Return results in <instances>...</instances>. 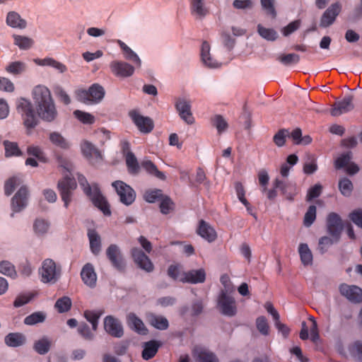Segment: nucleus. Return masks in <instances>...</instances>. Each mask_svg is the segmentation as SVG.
I'll return each instance as SVG.
<instances>
[{"mask_svg":"<svg viewBox=\"0 0 362 362\" xmlns=\"http://www.w3.org/2000/svg\"><path fill=\"white\" fill-rule=\"evenodd\" d=\"M32 96L38 117L47 122H54L58 116V111L49 88L42 85L36 86L32 91Z\"/></svg>","mask_w":362,"mask_h":362,"instance_id":"1","label":"nucleus"},{"mask_svg":"<svg viewBox=\"0 0 362 362\" xmlns=\"http://www.w3.org/2000/svg\"><path fill=\"white\" fill-rule=\"evenodd\" d=\"M57 160L59 166L69 173V175H65L62 179L59 180L57 184V188L64 203V206L68 208L71 201L72 191L77 187L76 182L71 174L73 165L69 160L62 156L57 155Z\"/></svg>","mask_w":362,"mask_h":362,"instance_id":"2","label":"nucleus"},{"mask_svg":"<svg viewBox=\"0 0 362 362\" xmlns=\"http://www.w3.org/2000/svg\"><path fill=\"white\" fill-rule=\"evenodd\" d=\"M78 181L83 192L90 198L94 206L99 209L104 215L110 216V204L101 193L98 185L93 184L90 186L86 177L83 175H78Z\"/></svg>","mask_w":362,"mask_h":362,"instance_id":"3","label":"nucleus"},{"mask_svg":"<svg viewBox=\"0 0 362 362\" xmlns=\"http://www.w3.org/2000/svg\"><path fill=\"white\" fill-rule=\"evenodd\" d=\"M16 110L21 116L27 134H30L38 124V119L31 102L24 98H19L16 102Z\"/></svg>","mask_w":362,"mask_h":362,"instance_id":"4","label":"nucleus"},{"mask_svg":"<svg viewBox=\"0 0 362 362\" xmlns=\"http://www.w3.org/2000/svg\"><path fill=\"white\" fill-rule=\"evenodd\" d=\"M41 281L45 284H54L58 281L62 275V267L49 258L45 259L39 269Z\"/></svg>","mask_w":362,"mask_h":362,"instance_id":"5","label":"nucleus"},{"mask_svg":"<svg viewBox=\"0 0 362 362\" xmlns=\"http://www.w3.org/2000/svg\"><path fill=\"white\" fill-rule=\"evenodd\" d=\"M105 89L98 83H93L88 90L78 89L75 92L76 99L85 104L100 103L105 96Z\"/></svg>","mask_w":362,"mask_h":362,"instance_id":"6","label":"nucleus"},{"mask_svg":"<svg viewBox=\"0 0 362 362\" xmlns=\"http://www.w3.org/2000/svg\"><path fill=\"white\" fill-rule=\"evenodd\" d=\"M112 187L119 197V201L126 206L131 205L136 199L134 189L121 180H116L112 183Z\"/></svg>","mask_w":362,"mask_h":362,"instance_id":"7","label":"nucleus"},{"mask_svg":"<svg viewBox=\"0 0 362 362\" xmlns=\"http://www.w3.org/2000/svg\"><path fill=\"white\" fill-rule=\"evenodd\" d=\"M232 294L220 293L217 300V307L220 312L228 317H233L237 313L235 300Z\"/></svg>","mask_w":362,"mask_h":362,"instance_id":"8","label":"nucleus"},{"mask_svg":"<svg viewBox=\"0 0 362 362\" xmlns=\"http://www.w3.org/2000/svg\"><path fill=\"white\" fill-rule=\"evenodd\" d=\"M106 256L115 269L120 272L125 271L126 262L117 245L112 244L107 248Z\"/></svg>","mask_w":362,"mask_h":362,"instance_id":"9","label":"nucleus"},{"mask_svg":"<svg viewBox=\"0 0 362 362\" xmlns=\"http://www.w3.org/2000/svg\"><path fill=\"white\" fill-rule=\"evenodd\" d=\"M327 232L330 236H334L341 239V233L344 230V223L340 216L331 212L327 215L326 220Z\"/></svg>","mask_w":362,"mask_h":362,"instance_id":"10","label":"nucleus"},{"mask_svg":"<svg viewBox=\"0 0 362 362\" xmlns=\"http://www.w3.org/2000/svg\"><path fill=\"white\" fill-rule=\"evenodd\" d=\"M129 115L141 132L148 134L153 130L154 124L150 117H144L136 110L130 111Z\"/></svg>","mask_w":362,"mask_h":362,"instance_id":"11","label":"nucleus"},{"mask_svg":"<svg viewBox=\"0 0 362 362\" xmlns=\"http://www.w3.org/2000/svg\"><path fill=\"white\" fill-rule=\"evenodd\" d=\"M354 95H346L344 98L334 103L330 113L334 117L339 116L342 114L351 112L354 109Z\"/></svg>","mask_w":362,"mask_h":362,"instance_id":"12","label":"nucleus"},{"mask_svg":"<svg viewBox=\"0 0 362 362\" xmlns=\"http://www.w3.org/2000/svg\"><path fill=\"white\" fill-rule=\"evenodd\" d=\"M104 329L110 336L121 338L124 335V329L121 322L112 315H107L104 319Z\"/></svg>","mask_w":362,"mask_h":362,"instance_id":"13","label":"nucleus"},{"mask_svg":"<svg viewBox=\"0 0 362 362\" xmlns=\"http://www.w3.org/2000/svg\"><path fill=\"white\" fill-rule=\"evenodd\" d=\"M131 254L134 262L139 268L147 272H153L154 266L152 262L141 250L134 247L132 249Z\"/></svg>","mask_w":362,"mask_h":362,"instance_id":"14","label":"nucleus"},{"mask_svg":"<svg viewBox=\"0 0 362 362\" xmlns=\"http://www.w3.org/2000/svg\"><path fill=\"white\" fill-rule=\"evenodd\" d=\"M83 155L92 163H99L103 160L101 152L90 142L83 141L81 144Z\"/></svg>","mask_w":362,"mask_h":362,"instance_id":"15","label":"nucleus"},{"mask_svg":"<svg viewBox=\"0 0 362 362\" xmlns=\"http://www.w3.org/2000/svg\"><path fill=\"white\" fill-rule=\"evenodd\" d=\"M341 10V6L339 3H334L329 6L323 13L320 25L322 28H327L330 26L336 20Z\"/></svg>","mask_w":362,"mask_h":362,"instance_id":"16","label":"nucleus"},{"mask_svg":"<svg viewBox=\"0 0 362 362\" xmlns=\"http://www.w3.org/2000/svg\"><path fill=\"white\" fill-rule=\"evenodd\" d=\"M110 68L112 73L117 77H129L134 72V67L132 65L122 61H112Z\"/></svg>","mask_w":362,"mask_h":362,"instance_id":"17","label":"nucleus"},{"mask_svg":"<svg viewBox=\"0 0 362 362\" xmlns=\"http://www.w3.org/2000/svg\"><path fill=\"white\" fill-rule=\"evenodd\" d=\"M28 189L26 186H22L11 199V207L13 212H20L28 204Z\"/></svg>","mask_w":362,"mask_h":362,"instance_id":"18","label":"nucleus"},{"mask_svg":"<svg viewBox=\"0 0 362 362\" xmlns=\"http://www.w3.org/2000/svg\"><path fill=\"white\" fill-rule=\"evenodd\" d=\"M192 354L197 362H219L215 354L201 346H195Z\"/></svg>","mask_w":362,"mask_h":362,"instance_id":"19","label":"nucleus"},{"mask_svg":"<svg viewBox=\"0 0 362 362\" xmlns=\"http://www.w3.org/2000/svg\"><path fill=\"white\" fill-rule=\"evenodd\" d=\"M340 293L353 303L362 302V289L356 286L341 284L339 286Z\"/></svg>","mask_w":362,"mask_h":362,"instance_id":"20","label":"nucleus"},{"mask_svg":"<svg viewBox=\"0 0 362 362\" xmlns=\"http://www.w3.org/2000/svg\"><path fill=\"white\" fill-rule=\"evenodd\" d=\"M206 272L204 269L189 270L182 272L180 281L182 283L199 284L205 281Z\"/></svg>","mask_w":362,"mask_h":362,"instance_id":"21","label":"nucleus"},{"mask_svg":"<svg viewBox=\"0 0 362 362\" xmlns=\"http://www.w3.org/2000/svg\"><path fill=\"white\" fill-rule=\"evenodd\" d=\"M197 233L209 243L214 242L217 238V233L214 227L204 220H200Z\"/></svg>","mask_w":362,"mask_h":362,"instance_id":"22","label":"nucleus"},{"mask_svg":"<svg viewBox=\"0 0 362 362\" xmlns=\"http://www.w3.org/2000/svg\"><path fill=\"white\" fill-rule=\"evenodd\" d=\"M275 188H279L286 199L292 201L297 194L296 184L284 182L276 178L274 182Z\"/></svg>","mask_w":362,"mask_h":362,"instance_id":"23","label":"nucleus"},{"mask_svg":"<svg viewBox=\"0 0 362 362\" xmlns=\"http://www.w3.org/2000/svg\"><path fill=\"white\" fill-rule=\"evenodd\" d=\"M81 277L83 282L90 288L96 285L97 275L92 264L86 263L81 272Z\"/></svg>","mask_w":362,"mask_h":362,"instance_id":"24","label":"nucleus"},{"mask_svg":"<svg viewBox=\"0 0 362 362\" xmlns=\"http://www.w3.org/2000/svg\"><path fill=\"white\" fill-rule=\"evenodd\" d=\"M6 23L12 28L23 30L27 27V21L16 11H9L7 13Z\"/></svg>","mask_w":362,"mask_h":362,"instance_id":"25","label":"nucleus"},{"mask_svg":"<svg viewBox=\"0 0 362 362\" xmlns=\"http://www.w3.org/2000/svg\"><path fill=\"white\" fill-rule=\"evenodd\" d=\"M127 320L129 327L136 332L143 335L148 333V329L144 322L136 315V314L130 313L127 315Z\"/></svg>","mask_w":362,"mask_h":362,"instance_id":"26","label":"nucleus"},{"mask_svg":"<svg viewBox=\"0 0 362 362\" xmlns=\"http://www.w3.org/2000/svg\"><path fill=\"white\" fill-rule=\"evenodd\" d=\"M146 320L150 325L160 330H165L169 327L168 320L162 315L149 313L146 316Z\"/></svg>","mask_w":362,"mask_h":362,"instance_id":"27","label":"nucleus"},{"mask_svg":"<svg viewBox=\"0 0 362 362\" xmlns=\"http://www.w3.org/2000/svg\"><path fill=\"white\" fill-rule=\"evenodd\" d=\"M117 43L121 48L124 58L135 63L136 66L140 67L141 62L139 56L122 40H117Z\"/></svg>","mask_w":362,"mask_h":362,"instance_id":"28","label":"nucleus"},{"mask_svg":"<svg viewBox=\"0 0 362 362\" xmlns=\"http://www.w3.org/2000/svg\"><path fill=\"white\" fill-rule=\"evenodd\" d=\"M26 339L24 334L20 332L8 334L4 338L5 344L10 347H18L25 343Z\"/></svg>","mask_w":362,"mask_h":362,"instance_id":"29","label":"nucleus"},{"mask_svg":"<svg viewBox=\"0 0 362 362\" xmlns=\"http://www.w3.org/2000/svg\"><path fill=\"white\" fill-rule=\"evenodd\" d=\"M340 239L334 236L324 235L319 239L317 250L321 254L326 253L330 247L339 243Z\"/></svg>","mask_w":362,"mask_h":362,"instance_id":"30","label":"nucleus"},{"mask_svg":"<svg viewBox=\"0 0 362 362\" xmlns=\"http://www.w3.org/2000/svg\"><path fill=\"white\" fill-rule=\"evenodd\" d=\"M88 237L91 252L95 255H98L101 250V240L100 235L95 230L89 229L88 230Z\"/></svg>","mask_w":362,"mask_h":362,"instance_id":"31","label":"nucleus"},{"mask_svg":"<svg viewBox=\"0 0 362 362\" xmlns=\"http://www.w3.org/2000/svg\"><path fill=\"white\" fill-rule=\"evenodd\" d=\"M190 10L192 15L203 18L209 13L204 0H189Z\"/></svg>","mask_w":362,"mask_h":362,"instance_id":"32","label":"nucleus"},{"mask_svg":"<svg viewBox=\"0 0 362 362\" xmlns=\"http://www.w3.org/2000/svg\"><path fill=\"white\" fill-rule=\"evenodd\" d=\"M35 62L40 66H52L59 73H64L67 71V67L65 64L54 59L53 58L47 57L42 59H35Z\"/></svg>","mask_w":362,"mask_h":362,"instance_id":"33","label":"nucleus"},{"mask_svg":"<svg viewBox=\"0 0 362 362\" xmlns=\"http://www.w3.org/2000/svg\"><path fill=\"white\" fill-rule=\"evenodd\" d=\"M141 167L151 175L156 177L160 180H165L166 176L165 174L160 171L157 166L149 160H143L141 163Z\"/></svg>","mask_w":362,"mask_h":362,"instance_id":"34","label":"nucleus"},{"mask_svg":"<svg viewBox=\"0 0 362 362\" xmlns=\"http://www.w3.org/2000/svg\"><path fill=\"white\" fill-rule=\"evenodd\" d=\"M210 45L206 41H204L202 45L201 57L203 62L209 67L216 68L218 66V62L210 57Z\"/></svg>","mask_w":362,"mask_h":362,"instance_id":"35","label":"nucleus"},{"mask_svg":"<svg viewBox=\"0 0 362 362\" xmlns=\"http://www.w3.org/2000/svg\"><path fill=\"white\" fill-rule=\"evenodd\" d=\"M160 344L154 340L145 343L142 357L145 360L152 358L158 352Z\"/></svg>","mask_w":362,"mask_h":362,"instance_id":"36","label":"nucleus"},{"mask_svg":"<svg viewBox=\"0 0 362 362\" xmlns=\"http://www.w3.org/2000/svg\"><path fill=\"white\" fill-rule=\"evenodd\" d=\"M5 149V156L6 158L12 156H21L22 151L16 142L5 140L3 143Z\"/></svg>","mask_w":362,"mask_h":362,"instance_id":"37","label":"nucleus"},{"mask_svg":"<svg viewBox=\"0 0 362 362\" xmlns=\"http://www.w3.org/2000/svg\"><path fill=\"white\" fill-rule=\"evenodd\" d=\"M49 139L52 144L62 149H68L70 146L69 141L59 132H51Z\"/></svg>","mask_w":362,"mask_h":362,"instance_id":"38","label":"nucleus"},{"mask_svg":"<svg viewBox=\"0 0 362 362\" xmlns=\"http://www.w3.org/2000/svg\"><path fill=\"white\" fill-rule=\"evenodd\" d=\"M298 252L303 265L307 266L313 263V254L306 243L299 245Z\"/></svg>","mask_w":362,"mask_h":362,"instance_id":"39","label":"nucleus"},{"mask_svg":"<svg viewBox=\"0 0 362 362\" xmlns=\"http://www.w3.org/2000/svg\"><path fill=\"white\" fill-rule=\"evenodd\" d=\"M13 43L15 45L18 46L21 49H28L34 44V40L28 37L20 35H13Z\"/></svg>","mask_w":362,"mask_h":362,"instance_id":"40","label":"nucleus"},{"mask_svg":"<svg viewBox=\"0 0 362 362\" xmlns=\"http://www.w3.org/2000/svg\"><path fill=\"white\" fill-rule=\"evenodd\" d=\"M7 73L13 75H21L26 70V64L20 61H16L9 63L5 68Z\"/></svg>","mask_w":362,"mask_h":362,"instance_id":"41","label":"nucleus"},{"mask_svg":"<svg viewBox=\"0 0 362 362\" xmlns=\"http://www.w3.org/2000/svg\"><path fill=\"white\" fill-rule=\"evenodd\" d=\"M128 172L132 175H136L139 172V164L133 153H129L124 156Z\"/></svg>","mask_w":362,"mask_h":362,"instance_id":"42","label":"nucleus"},{"mask_svg":"<svg viewBox=\"0 0 362 362\" xmlns=\"http://www.w3.org/2000/svg\"><path fill=\"white\" fill-rule=\"evenodd\" d=\"M257 33L262 38L268 41H274L278 37V33L274 29L265 28L261 24L257 25Z\"/></svg>","mask_w":362,"mask_h":362,"instance_id":"43","label":"nucleus"},{"mask_svg":"<svg viewBox=\"0 0 362 362\" xmlns=\"http://www.w3.org/2000/svg\"><path fill=\"white\" fill-rule=\"evenodd\" d=\"M339 189L344 197H350L354 189L352 182L347 177H342L339 180Z\"/></svg>","mask_w":362,"mask_h":362,"instance_id":"44","label":"nucleus"},{"mask_svg":"<svg viewBox=\"0 0 362 362\" xmlns=\"http://www.w3.org/2000/svg\"><path fill=\"white\" fill-rule=\"evenodd\" d=\"M51 341L46 337L36 341L34 344L33 348L35 351L40 354H46L50 349Z\"/></svg>","mask_w":362,"mask_h":362,"instance_id":"45","label":"nucleus"},{"mask_svg":"<svg viewBox=\"0 0 362 362\" xmlns=\"http://www.w3.org/2000/svg\"><path fill=\"white\" fill-rule=\"evenodd\" d=\"M71 300L68 296H63L59 298L54 304L55 309L59 313L68 312L71 308Z\"/></svg>","mask_w":362,"mask_h":362,"instance_id":"46","label":"nucleus"},{"mask_svg":"<svg viewBox=\"0 0 362 362\" xmlns=\"http://www.w3.org/2000/svg\"><path fill=\"white\" fill-rule=\"evenodd\" d=\"M0 273L12 279H15L17 276L15 266L6 260L0 262Z\"/></svg>","mask_w":362,"mask_h":362,"instance_id":"47","label":"nucleus"},{"mask_svg":"<svg viewBox=\"0 0 362 362\" xmlns=\"http://www.w3.org/2000/svg\"><path fill=\"white\" fill-rule=\"evenodd\" d=\"M46 315L41 311L35 312L25 317L23 322L27 325H34L37 323L43 322L45 320Z\"/></svg>","mask_w":362,"mask_h":362,"instance_id":"48","label":"nucleus"},{"mask_svg":"<svg viewBox=\"0 0 362 362\" xmlns=\"http://www.w3.org/2000/svg\"><path fill=\"white\" fill-rule=\"evenodd\" d=\"M103 313V310L93 311V310H86L84 312L85 318L92 325L93 330H96L98 325V320Z\"/></svg>","mask_w":362,"mask_h":362,"instance_id":"49","label":"nucleus"},{"mask_svg":"<svg viewBox=\"0 0 362 362\" xmlns=\"http://www.w3.org/2000/svg\"><path fill=\"white\" fill-rule=\"evenodd\" d=\"M23 182L19 177H10L4 185V192L6 196H10L15 190L16 187L19 186Z\"/></svg>","mask_w":362,"mask_h":362,"instance_id":"50","label":"nucleus"},{"mask_svg":"<svg viewBox=\"0 0 362 362\" xmlns=\"http://www.w3.org/2000/svg\"><path fill=\"white\" fill-rule=\"evenodd\" d=\"M352 159V153L347 151L342 153L334 161V166L336 169L345 168L351 162Z\"/></svg>","mask_w":362,"mask_h":362,"instance_id":"51","label":"nucleus"},{"mask_svg":"<svg viewBox=\"0 0 362 362\" xmlns=\"http://www.w3.org/2000/svg\"><path fill=\"white\" fill-rule=\"evenodd\" d=\"M27 153L29 156L35 157L40 162L46 163L47 161V158L44 152L38 146L31 145L28 146Z\"/></svg>","mask_w":362,"mask_h":362,"instance_id":"52","label":"nucleus"},{"mask_svg":"<svg viewBox=\"0 0 362 362\" xmlns=\"http://www.w3.org/2000/svg\"><path fill=\"white\" fill-rule=\"evenodd\" d=\"M278 60L285 66L298 64L300 61V56L295 53L281 54Z\"/></svg>","mask_w":362,"mask_h":362,"instance_id":"53","label":"nucleus"},{"mask_svg":"<svg viewBox=\"0 0 362 362\" xmlns=\"http://www.w3.org/2000/svg\"><path fill=\"white\" fill-rule=\"evenodd\" d=\"M211 124L216 128L218 134L225 132L228 127L227 122L220 115H216L211 118Z\"/></svg>","mask_w":362,"mask_h":362,"instance_id":"54","label":"nucleus"},{"mask_svg":"<svg viewBox=\"0 0 362 362\" xmlns=\"http://www.w3.org/2000/svg\"><path fill=\"white\" fill-rule=\"evenodd\" d=\"M74 115L83 124H92L95 122V117L88 112L77 110L74 112Z\"/></svg>","mask_w":362,"mask_h":362,"instance_id":"55","label":"nucleus"},{"mask_svg":"<svg viewBox=\"0 0 362 362\" xmlns=\"http://www.w3.org/2000/svg\"><path fill=\"white\" fill-rule=\"evenodd\" d=\"M182 270V266L180 264H170L168 268V271H167V274H168V276L176 281L177 279L180 280V279L182 277V273L181 274V272Z\"/></svg>","mask_w":362,"mask_h":362,"instance_id":"56","label":"nucleus"},{"mask_svg":"<svg viewBox=\"0 0 362 362\" xmlns=\"http://www.w3.org/2000/svg\"><path fill=\"white\" fill-rule=\"evenodd\" d=\"M289 136V132L288 129H282L276 133L273 137L274 144L279 146H283L286 143V137Z\"/></svg>","mask_w":362,"mask_h":362,"instance_id":"57","label":"nucleus"},{"mask_svg":"<svg viewBox=\"0 0 362 362\" xmlns=\"http://www.w3.org/2000/svg\"><path fill=\"white\" fill-rule=\"evenodd\" d=\"M316 218V206L314 205H311L308 207V211H306L303 223L306 227H310Z\"/></svg>","mask_w":362,"mask_h":362,"instance_id":"58","label":"nucleus"},{"mask_svg":"<svg viewBox=\"0 0 362 362\" xmlns=\"http://www.w3.org/2000/svg\"><path fill=\"white\" fill-rule=\"evenodd\" d=\"M221 283L223 286V288L221 289L220 293H233L235 291V288L227 274H223L221 276L220 279Z\"/></svg>","mask_w":362,"mask_h":362,"instance_id":"59","label":"nucleus"},{"mask_svg":"<svg viewBox=\"0 0 362 362\" xmlns=\"http://www.w3.org/2000/svg\"><path fill=\"white\" fill-rule=\"evenodd\" d=\"M174 203L168 197H162L160 203V212L163 214H168L173 210Z\"/></svg>","mask_w":362,"mask_h":362,"instance_id":"60","label":"nucleus"},{"mask_svg":"<svg viewBox=\"0 0 362 362\" xmlns=\"http://www.w3.org/2000/svg\"><path fill=\"white\" fill-rule=\"evenodd\" d=\"M261 6L267 15L275 18L276 11L274 7V0H261Z\"/></svg>","mask_w":362,"mask_h":362,"instance_id":"61","label":"nucleus"},{"mask_svg":"<svg viewBox=\"0 0 362 362\" xmlns=\"http://www.w3.org/2000/svg\"><path fill=\"white\" fill-rule=\"evenodd\" d=\"M33 228L37 234L42 235L48 230L49 223L43 219H36L33 225Z\"/></svg>","mask_w":362,"mask_h":362,"instance_id":"62","label":"nucleus"},{"mask_svg":"<svg viewBox=\"0 0 362 362\" xmlns=\"http://www.w3.org/2000/svg\"><path fill=\"white\" fill-rule=\"evenodd\" d=\"M163 197L160 189H153L146 191L144 194V199L149 203H154L156 200Z\"/></svg>","mask_w":362,"mask_h":362,"instance_id":"63","label":"nucleus"},{"mask_svg":"<svg viewBox=\"0 0 362 362\" xmlns=\"http://www.w3.org/2000/svg\"><path fill=\"white\" fill-rule=\"evenodd\" d=\"M257 328L264 335L269 334V325L265 317L261 316L256 320Z\"/></svg>","mask_w":362,"mask_h":362,"instance_id":"64","label":"nucleus"}]
</instances>
